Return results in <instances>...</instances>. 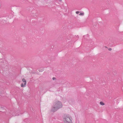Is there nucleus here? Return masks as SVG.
<instances>
[{
  "label": "nucleus",
  "mask_w": 123,
  "mask_h": 123,
  "mask_svg": "<svg viewBox=\"0 0 123 123\" xmlns=\"http://www.w3.org/2000/svg\"><path fill=\"white\" fill-rule=\"evenodd\" d=\"M99 104L102 105H105V104L102 101H101L99 103Z\"/></svg>",
  "instance_id": "39448f33"
},
{
  "label": "nucleus",
  "mask_w": 123,
  "mask_h": 123,
  "mask_svg": "<svg viewBox=\"0 0 123 123\" xmlns=\"http://www.w3.org/2000/svg\"><path fill=\"white\" fill-rule=\"evenodd\" d=\"M22 81L23 82H24V84L25 85H26V80L24 78H23L22 79Z\"/></svg>",
  "instance_id": "20e7f679"
},
{
  "label": "nucleus",
  "mask_w": 123,
  "mask_h": 123,
  "mask_svg": "<svg viewBox=\"0 0 123 123\" xmlns=\"http://www.w3.org/2000/svg\"><path fill=\"white\" fill-rule=\"evenodd\" d=\"M77 16H83L84 15V13L83 12H80L77 11Z\"/></svg>",
  "instance_id": "7ed1b4c3"
},
{
  "label": "nucleus",
  "mask_w": 123,
  "mask_h": 123,
  "mask_svg": "<svg viewBox=\"0 0 123 123\" xmlns=\"http://www.w3.org/2000/svg\"><path fill=\"white\" fill-rule=\"evenodd\" d=\"M1 60H2V59H0V62H1Z\"/></svg>",
  "instance_id": "1a4fd4ad"
},
{
  "label": "nucleus",
  "mask_w": 123,
  "mask_h": 123,
  "mask_svg": "<svg viewBox=\"0 0 123 123\" xmlns=\"http://www.w3.org/2000/svg\"><path fill=\"white\" fill-rule=\"evenodd\" d=\"M63 120L65 123H72L71 117L69 115H65L63 117Z\"/></svg>",
  "instance_id": "f03ea898"
},
{
  "label": "nucleus",
  "mask_w": 123,
  "mask_h": 123,
  "mask_svg": "<svg viewBox=\"0 0 123 123\" xmlns=\"http://www.w3.org/2000/svg\"><path fill=\"white\" fill-rule=\"evenodd\" d=\"M25 85L24 84H23L22 83L21 85V86L22 87H24Z\"/></svg>",
  "instance_id": "423d86ee"
},
{
  "label": "nucleus",
  "mask_w": 123,
  "mask_h": 123,
  "mask_svg": "<svg viewBox=\"0 0 123 123\" xmlns=\"http://www.w3.org/2000/svg\"><path fill=\"white\" fill-rule=\"evenodd\" d=\"M62 104L61 102L56 101L54 103L51 111L55 112L59 109L62 108Z\"/></svg>",
  "instance_id": "f257e3e1"
},
{
  "label": "nucleus",
  "mask_w": 123,
  "mask_h": 123,
  "mask_svg": "<svg viewBox=\"0 0 123 123\" xmlns=\"http://www.w3.org/2000/svg\"><path fill=\"white\" fill-rule=\"evenodd\" d=\"M12 115H13V116H16L19 115L17 114H16L14 115V114H13Z\"/></svg>",
  "instance_id": "0eeeda50"
},
{
  "label": "nucleus",
  "mask_w": 123,
  "mask_h": 123,
  "mask_svg": "<svg viewBox=\"0 0 123 123\" xmlns=\"http://www.w3.org/2000/svg\"><path fill=\"white\" fill-rule=\"evenodd\" d=\"M76 13L77 14V11L76 12Z\"/></svg>",
  "instance_id": "9d476101"
},
{
  "label": "nucleus",
  "mask_w": 123,
  "mask_h": 123,
  "mask_svg": "<svg viewBox=\"0 0 123 123\" xmlns=\"http://www.w3.org/2000/svg\"><path fill=\"white\" fill-rule=\"evenodd\" d=\"M52 79L53 80H56V78L55 77H53L52 78Z\"/></svg>",
  "instance_id": "6e6552de"
}]
</instances>
